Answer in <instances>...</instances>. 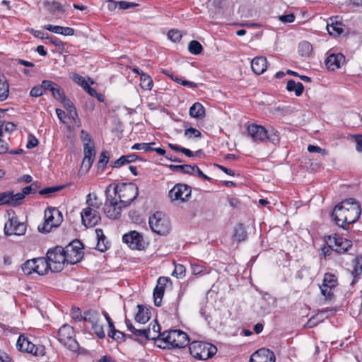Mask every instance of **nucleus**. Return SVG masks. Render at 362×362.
<instances>
[{"instance_id":"nucleus-1","label":"nucleus","mask_w":362,"mask_h":362,"mask_svg":"<svg viewBox=\"0 0 362 362\" xmlns=\"http://www.w3.org/2000/svg\"><path fill=\"white\" fill-rule=\"evenodd\" d=\"M361 214L360 204L354 199L349 198L337 204L331 216L337 226L346 228V224L349 225L356 222Z\"/></svg>"},{"instance_id":"nucleus-2","label":"nucleus","mask_w":362,"mask_h":362,"mask_svg":"<svg viewBox=\"0 0 362 362\" xmlns=\"http://www.w3.org/2000/svg\"><path fill=\"white\" fill-rule=\"evenodd\" d=\"M247 132L255 142L269 141L274 145L279 144V132L272 127L266 129L264 126L251 124L247 126Z\"/></svg>"},{"instance_id":"nucleus-3","label":"nucleus","mask_w":362,"mask_h":362,"mask_svg":"<svg viewBox=\"0 0 362 362\" xmlns=\"http://www.w3.org/2000/svg\"><path fill=\"white\" fill-rule=\"evenodd\" d=\"M188 335L181 330H170L163 332L161 344L157 346L162 349L184 348L189 345Z\"/></svg>"},{"instance_id":"nucleus-4","label":"nucleus","mask_w":362,"mask_h":362,"mask_svg":"<svg viewBox=\"0 0 362 362\" xmlns=\"http://www.w3.org/2000/svg\"><path fill=\"white\" fill-rule=\"evenodd\" d=\"M190 354L197 359L206 360L213 357L217 352V348L210 343L194 341L189 344Z\"/></svg>"},{"instance_id":"nucleus-5","label":"nucleus","mask_w":362,"mask_h":362,"mask_svg":"<svg viewBox=\"0 0 362 362\" xmlns=\"http://www.w3.org/2000/svg\"><path fill=\"white\" fill-rule=\"evenodd\" d=\"M46 259L50 265V270L52 272H59L63 270L64 264H66L64 249L62 246H56L49 249L46 254Z\"/></svg>"},{"instance_id":"nucleus-6","label":"nucleus","mask_w":362,"mask_h":362,"mask_svg":"<svg viewBox=\"0 0 362 362\" xmlns=\"http://www.w3.org/2000/svg\"><path fill=\"white\" fill-rule=\"evenodd\" d=\"M74 328L68 324L62 325L58 331V340L66 349L71 351H77L79 344L75 339Z\"/></svg>"},{"instance_id":"nucleus-7","label":"nucleus","mask_w":362,"mask_h":362,"mask_svg":"<svg viewBox=\"0 0 362 362\" xmlns=\"http://www.w3.org/2000/svg\"><path fill=\"white\" fill-rule=\"evenodd\" d=\"M115 194L118 195L119 202L124 206L129 205L138 196L139 189L136 185L132 183L117 185L115 189Z\"/></svg>"},{"instance_id":"nucleus-8","label":"nucleus","mask_w":362,"mask_h":362,"mask_svg":"<svg viewBox=\"0 0 362 362\" xmlns=\"http://www.w3.org/2000/svg\"><path fill=\"white\" fill-rule=\"evenodd\" d=\"M63 221L62 214L56 208H48L45 211V222L38 226L41 233H49L52 228L58 227Z\"/></svg>"},{"instance_id":"nucleus-9","label":"nucleus","mask_w":362,"mask_h":362,"mask_svg":"<svg viewBox=\"0 0 362 362\" xmlns=\"http://www.w3.org/2000/svg\"><path fill=\"white\" fill-rule=\"evenodd\" d=\"M148 223L153 232L165 235L170 230V223L161 212H156L149 217Z\"/></svg>"},{"instance_id":"nucleus-10","label":"nucleus","mask_w":362,"mask_h":362,"mask_svg":"<svg viewBox=\"0 0 362 362\" xmlns=\"http://www.w3.org/2000/svg\"><path fill=\"white\" fill-rule=\"evenodd\" d=\"M16 346L20 351L31 354L36 357H41L45 354V348L43 345L34 344L23 335L19 336Z\"/></svg>"},{"instance_id":"nucleus-11","label":"nucleus","mask_w":362,"mask_h":362,"mask_svg":"<svg viewBox=\"0 0 362 362\" xmlns=\"http://www.w3.org/2000/svg\"><path fill=\"white\" fill-rule=\"evenodd\" d=\"M67 264H74L78 262L83 257V252L81 243L79 241H74L64 247Z\"/></svg>"},{"instance_id":"nucleus-12","label":"nucleus","mask_w":362,"mask_h":362,"mask_svg":"<svg viewBox=\"0 0 362 362\" xmlns=\"http://www.w3.org/2000/svg\"><path fill=\"white\" fill-rule=\"evenodd\" d=\"M122 241L132 250H142L145 248L143 235L136 230H131L124 234Z\"/></svg>"},{"instance_id":"nucleus-13","label":"nucleus","mask_w":362,"mask_h":362,"mask_svg":"<svg viewBox=\"0 0 362 362\" xmlns=\"http://www.w3.org/2000/svg\"><path fill=\"white\" fill-rule=\"evenodd\" d=\"M191 187L185 184L175 185L168 193V196L172 201L185 202L191 196Z\"/></svg>"},{"instance_id":"nucleus-14","label":"nucleus","mask_w":362,"mask_h":362,"mask_svg":"<svg viewBox=\"0 0 362 362\" xmlns=\"http://www.w3.org/2000/svg\"><path fill=\"white\" fill-rule=\"evenodd\" d=\"M4 230L6 235H22L25 233L26 225L19 222L17 217H12L5 223Z\"/></svg>"},{"instance_id":"nucleus-15","label":"nucleus","mask_w":362,"mask_h":362,"mask_svg":"<svg viewBox=\"0 0 362 362\" xmlns=\"http://www.w3.org/2000/svg\"><path fill=\"white\" fill-rule=\"evenodd\" d=\"M82 223L86 227H93L100 221V216L96 209L91 207L83 209L81 213Z\"/></svg>"},{"instance_id":"nucleus-16","label":"nucleus","mask_w":362,"mask_h":362,"mask_svg":"<svg viewBox=\"0 0 362 362\" xmlns=\"http://www.w3.org/2000/svg\"><path fill=\"white\" fill-rule=\"evenodd\" d=\"M331 245L329 247L332 250L337 253L343 254L347 252L352 247V242L348 239L341 237L329 238Z\"/></svg>"},{"instance_id":"nucleus-17","label":"nucleus","mask_w":362,"mask_h":362,"mask_svg":"<svg viewBox=\"0 0 362 362\" xmlns=\"http://www.w3.org/2000/svg\"><path fill=\"white\" fill-rule=\"evenodd\" d=\"M276 358L273 351L268 349H260L250 357V362H275Z\"/></svg>"},{"instance_id":"nucleus-18","label":"nucleus","mask_w":362,"mask_h":362,"mask_svg":"<svg viewBox=\"0 0 362 362\" xmlns=\"http://www.w3.org/2000/svg\"><path fill=\"white\" fill-rule=\"evenodd\" d=\"M104 211L107 216L111 219H117L120 216L121 207L118 206V202L115 198L107 197Z\"/></svg>"},{"instance_id":"nucleus-19","label":"nucleus","mask_w":362,"mask_h":362,"mask_svg":"<svg viewBox=\"0 0 362 362\" xmlns=\"http://www.w3.org/2000/svg\"><path fill=\"white\" fill-rule=\"evenodd\" d=\"M168 279L167 277H159L158 279L157 286L153 290L154 305L156 307H159L161 305L165 292V286Z\"/></svg>"},{"instance_id":"nucleus-20","label":"nucleus","mask_w":362,"mask_h":362,"mask_svg":"<svg viewBox=\"0 0 362 362\" xmlns=\"http://www.w3.org/2000/svg\"><path fill=\"white\" fill-rule=\"evenodd\" d=\"M345 62V57L341 53L331 54L325 60V65L329 70L334 71L339 69Z\"/></svg>"},{"instance_id":"nucleus-21","label":"nucleus","mask_w":362,"mask_h":362,"mask_svg":"<svg viewBox=\"0 0 362 362\" xmlns=\"http://www.w3.org/2000/svg\"><path fill=\"white\" fill-rule=\"evenodd\" d=\"M84 158L83 159L82 165L89 169L95 159V152L94 144L89 143L84 144L83 148Z\"/></svg>"},{"instance_id":"nucleus-22","label":"nucleus","mask_w":362,"mask_h":362,"mask_svg":"<svg viewBox=\"0 0 362 362\" xmlns=\"http://www.w3.org/2000/svg\"><path fill=\"white\" fill-rule=\"evenodd\" d=\"M267 64L266 57H256L251 62V67L255 74L260 75L266 71Z\"/></svg>"},{"instance_id":"nucleus-23","label":"nucleus","mask_w":362,"mask_h":362,"mask_svg":"<svg viewBox=\"0 0 362 362\" xmlns=\"http://www.w3.org/2000/svg\"><path fill=\"white\" fill-rule=\"evenodd\" d=\"M44 28L54 33L60 34L64 36H71L74 34V30L70 27H62L47 24L44 26Z\"/></svg>"},{"instance_id":"nucleus-24","label":"nucleus","mask_w":362,"mask_h":362,"mask_svg":"<svg viewBox=\"0 0 362 362\" xmlns=\"http://www.w3.org/2000/svg\"><path fill=\"white\" fill-rule=\"evenodd\" d=\"M327 29L330 35L338 36L343 33L342 24L330 18L327 22Z\"/></svg>"},{"instance_id":"nucleus-25","label":"nucleus","mask_w":362,"mask_h":362,"mask_svg":"<svg viewBox=\"0 0 362 362\" xmlns=\"http://www.w3.org/2000/svg\"><path fill=\"white\" fill-rule=\"evenodd\" d=\"M35 272L39 275H44L50 269V265L47 259L42 257L35 258Z\"/></svg>"},{"instance_id":"nucleus-26","label":"nucleus","mask_w":362,"mask_h":362,"mask_svg":"<svg viewBox=\"0 0 362 362\" xmlns=\"http://www.w3.org/2000/svg\"><path fill=\"white\" fill-rule=\"evenodd\" d=\"M9 94V84L5 75L0 73V100H6Z\"/></svg>"},{"instance_id":"nucleus-27","label":"nucleus","mask_w":362,"mask_h":362,"mask_svg":"<svg viewBox=\"0 0 362 362\" xmlns=\"http://www.w3.org/2000/svg\"><path fill=\"white\" fill-rule=\"evenodd\" d=\"M189 113L193 118L202 119L205 117V108L200 103L197 102L190 107Z\"/></svg>"},{"instance_id":"nucleus-28","label":"nucleus","mask_w":362,"mask_h":362,"mask_svg":"<svg viewBox=\"0 0 362 362\" xmlns=\"http://www.w3.org/2000/svg\"><path fill=\"white\" fill-rule=\"evenodd\" d=\"M286 90L288 92H295V95L297 97L300 96L304 90V86L300 82H296L295 81L291 79L288 80L286 84Z\"/></svg>"},{"instance_id":"nucleus-29","label":"nucleus","mask_w":362,"mask_h":362,"mask_svg":"<svg viewBox=\"0 0 362 362\" xmlns=\"http://www.w3.org/2000/svg\"><path fill=\"white\" fill-rule=\"evenodd\" d=\"M132 334L137 337L139 339H144L145 340H151V339H155L156 337L155 334H152L150 326L147 329H136L135 328L133 331Z\"/></svg>"},{"instance_id":"nucleus-30","label":"nucleus","mask_w":362,"mask_h":362,"mask_svg":"<svg viewBox=\"0 0 362 362\" xmlns=\"http://www.w3.org/2000/svg\"><path fill=\"white\" fill-rule=\"evenodd\" d=\"M107 335L109 337L117 341L118 342L125 341L127 339H132V335L127 334L123 332L119 331L116 329L115 327L114 329H110Z\"/></svg>"},{"instance_id":"nucleus-31","label":"nucleus","mask_w":362,"mask_h":362,"mask_svg":"<svg viewBox=\"0 0 362 362\" xmlns=\"http://www.w3.org/2000/svg\"><path fill=\"white\" fill-rule=\"evenodd\" d=\"M138 313L135 315V320L141 324H145L148 321L150 317L148 311L143 305H138Z\"/></svg>"},{"instance_id":"nucleus-32","label":"nucleus","mask_w":362,"mask_h":362,"mask_svg":"<svg viewBox=\"0 0 362 362\" xmlns=\"http://www.w3.org/2000/svg\"><path fill=\"white\" fill-rule=\"evenodd\" d=\"M327 310H322L318 312L317 314L309 319L307 325L309 327H313L319 323L322 322L326 317H327Z\"/></svg>"},{"instance_id":"nucleus-33","label":"nucleus","mask_w":362,"mask_h":362,"mask_svg":"<svg viewBox=\"0 0 362 362\" xmlns=\"http://www.w3.org/2000/svg\"><path fill=\"white\" fill-rule=\"evenodd\" d=\"M95 233L97 236V246L96 248L100 252H105L107 250V246L106 245L105 241L106 240V237L103 233V230L100 228H97L95 230Z\"/></svg>"},{"instance_id":"nucleus-34","label":"nucleus","mask_w":362,"mask_h":362,"mask_svg":"<svg viewBox=\"0 0 362 362\" xmlns=\"http://www.w3.org/2000/svg\"><path fill=\"white\" fill-rule=\"evenodd\" d=\"M100 314L95 310H88L83 313V321L89 322L91 326L97 322H100Z\"/></svg>"},{"instance_id":"nucleus-35","label":"nucleus","mask_w":362,"mask_h":362,"mask_svg":"<svg viewBox=\"0 0 362 362\" xmlns=\"http://www.w3.org/2000/svg\"><path fill=\"white\" fill-rule=\"evenodd\" d=\"M162 72L164 74L170 76L171 78V79L173 80L174 81H175L177 83H180L184 86H188L191 88H195L198 86L197 83H194V82L189 81H187V80H183L177 76H173V74H170L169 71H168V70H163Z\"/></svg>"},{"instance_id":"nucleus-36","label":"nucleus","mask_w":362,"mask_h":362,"mask_svg":"<svg viewBox=\"0 0 362 362\" xmlns=\"http://www.w3.org/2000/svg\"><path fill=\"white\" fill-rule=\"evenodd\" d=\"M313 51L312 45L308 41H302L298 45V53L304 57H308Z\"/></svg>"},{"instance_id":"nucleus-37","label":"nucleus","mask_w":362,"mask_h":362,"mask_svg":"<svg viewBox=\"0 0 362 362\" xmlns=\"http://www.w3.org/2000/svg\"><path fill=\"white\" fill-rule=\"evenodd\" d=\"M168 168L173 171L180 172L183 174L193 175L192 165L185 164V165H170Z\"/></svg>"},{"instance_id":"nucleus-38","label":"nucleus","mask_w":362,"mask_h":362,"mask_svg":"<svg viewBox=\"0 0 362 362\" xmlns=\"http://www.w3.org/2000/svg\"><path fill=\"white\" fill-rule=\"evenodd\" d=\"M140 86L144 90H151L153 86V80L151 76L143 71H141Z\"/></svg>"},{"instance_id":"nucleus-39","label":"nucleus","mask_w":362,"mask_h":362,"mask_svg":"<svg viewBox=\"0 0 362 362\" xmlns=\"http://www.w3.org/2000/svg\"><path fill=\"white\" fill-rule=\"evenodd\" d=\"M247 232L243 223L238 224L234 230V238L238 241H243L247 238Z\"/></svg>"},{"instance_id":"nucleus-40","label":"nucleus","mask_w":362,"mask_h":362,"mask_svg":"<svg viewBox=\"0 0 362 362\" xmlns=\"http://www.w3.org/2000/svg\"><path fill=\"white\" fill-rule=\"evenodd\" d=\"M354 264L352 275L354 279L362 275V256H357L353 261Z\"/></svg>"},{"instance_id":"nucleus-41","label":"nucleus","mask_w":362,"mask_h":362,"mask_svg":"<svg viewBox=\"0 0 362 362\" xmlns=\"http://www.w3.org/2000/svg\"><path fill=\"white\" fill-rule=\"evenodd\" d=\"M23 191L13 194V192L10 191V206H17L21 204L22 200L25 198Z\"/></svg>"},{"instance_id":"nucleus-42","label":"nucleus","mask_w":362,"mask_h":362,"mask_svg":"<svg viewBox=\"0 0 362 362\" xmlns=\"http://www.w3.org/2000/svg\"><path fill=\"white\" fill-rule=\"evenodd\" d=\"M86 204L87 207H91L97 211L100 209L102 205L101 202H98V197L95 194H92L89 193L86 197Z\"/></svg>"},{"instance_id":"nucleus-43","label":"nucleus","mask_w":362,"mask_h":362,"mask_svg":"<svg viewBox=\"0 0 362 362\" xmlns=\"http://www.w3.org/2000/svg\"><path fill=\"white\" fill-rule=\"evenodd\" d=\"M110 160V153L107 151H103L100 155V158L98 162V169H101V170H104L107 163Z\"/></svg>"},{"instance_id":"nucleus-44","label":"nucleus","mask_w":362,"mask_h":362,"mask_svg":"<svg viewBox=\"0 0 362 362\" xmlns=\"http://www.w3.org/2000/svg\"><path fill=\"white\" fill-rule=\"evenodd\" d=\"M322 284L327 285L328 287L334 288L337 285V279L335 275L331 273H326L324 276Z\"/></svg>"},{"instance_id":"nucleus-45","label":"nucleus","mask_w":362,"mask_h":362,"mask_svg":"<svg viewBox=\"0 0 362 362\" xmlns=\"http://www.w3.org/2000/svg\"><path fill=\"white\" fill-rule=\"evenodd\" d=\"M203 49L201 43L197 40H192L189 42L188 50L191 54L197 55L199 54Z\"/></svg>"},{"instance_id":"nucleus-46","label":"nucleus","mask_w":362,"mask_h":362,"mask_svg":"<svg viewBox=\"0 0 362 362\" xmlns=\"http://www.w3.org/2000/svg\"><path fill=\"white\" fill-rule=\"evenodd\" d=\"M35 259L27 260L25 263H23L21 266V269L23 273L25 275H30L32 273L35 272Z\"/></svg>"},{"instance_id":"nucleus-47","label":"nucleus","mask_w":362,"mask_h":362,"mask_svg":"<svg viewBox=\"0 0 362 362\" xmlns=\"http://www.w3.org/2000/svg\"><path fill=\"white\" fill-rule=\"evenodd\" d=\"M63 188V186L49 187L40 190L39 194L46 197H50L54 193L60 191Z\"/></svg>"},{"instance_id":"nucleus-48","label":"nucleus","mask_w":362,"mask_h":362,"mask_svg":"<svg viewBox=\"0 0 362 362\" xmlns=\"http://www.w3.org/2000/svg\"><path fill=\"white\" fill-rule=\"evenodd\" d=\"M150 326H152L151 328L150 327L152 334H155L156 337L154 340H156L157 343L161 344L163 333H160V325L156 320L155 323L153 325L151 324Z\"/></svg>"},{"instance_id":"nucleus-49","label":"nucleus","mask_w":362,"mask_h":362,"mask_svg":"<svg viewBox=\"0 0 362 362\" xmlns=\"http://www.w3.org/2000/svg\"><path fill=\"white\" fill-rule=\"evenodd\" d=\"M51 93L53 98L59 103H61L64 100V98L66 97L65 95L64 90L61 88V87L58 84L55 86V87Z\"/></svg>"},{"instance_id":"nucleus-50","label":"nucleus","mask_w":362,"mask_h":362,"mask_svg":"<svg viewBox=\"0 0 362 362\" xmlns=\"http://www.w3.org/2000/svg\"><path fill=\"white\" fill-rule=\"evenodd\" d=\"M155 144V142L151 143H137L132 146V150H143L145 152L150 151L153 149L152 146Z\"/></svg>"},{"instance_id":"nucleus-51","label":"nucleus","mask_w":362,"mask_h":362,"mask_svg":"<svg viewBox=\"0 0 362 362\" xmlns=\"http://www.w3.org/2000/svg\"><path fill=\"white\" fill-rule=\"evenodd\" d=\"M206 269V267L203 264L197 263L191 264L192 273L194 275L208 274L209 272H205Z\"/></svg>"},{"instance_id":"nucleus-52","label":"nucleus","mask_w":362,"mask_h":362,"mask_svg":"<svg viewBox=\"0 0 362 362\" xmlns=\"http://www.w3.org/2000/svg\"><path fill=\"white\" fill-rule=\"evenodd\" d=\"M92 329L97 337L100 339H103L105 337V333L103 329V326L100 324V322H97L91 326Z\"/></svg>"},{"instance_id":"nucleus-53","label":"nucleus","mask_w":362,"mask_h":362,"mask_svg":"<svg viewBox=\"0 0 362 362\" xmlns=\"http://www.w3.org/2000/svg\"><path fill=\"white\" fill-rule=\"evenodd\" d=\"M40 187V182H34L30 185L27 186L23 189V193L25 195L30 194V193H35L39 189Z\"/></svg>"},{"instance_id":"nucleus-54","label":"nucleus","mask_w":362,"mask_h":362,"mask_svg":"<svg viewBox=\"0 0 362 362\" xmlns=\"http://www.w3.org/2000/svg\"><path fill=\"white\" fill-rule=\"evenodd\" d=\"M168 38L174 42H179L182 38V35L179 30H171L168 33Z\"/></svg>"},{"instance_id":"nucleus-55","label":"nucleus","mask_w":362,"mask_h":362,"mask_svg":"<svg viewBox=\"0 0 362 362\" xmlns=\"http://www.w3.org/2000/svg\"><path fill=\"white\" fill-rule=\"evenodd\" d=\"M185 135L188 139H191L192 136L196 138L200 137L202 134L198 129L193 127H190L185 131Z\"/></svg>"},{"instance_id":"nucleus-56","label":"nucleus","mask_w":362,"mask_h":362,"mask_svg":"<svg viewBox=\"0 0 362 362\" xmlns=\"http://www.w3.org/2000/svg\"><path fill=\"white\" fill-rule=\"evenodd\" d=\"M321 293L326 298L330 299L333 296L332 288L328 287L327 285L322 284L320 286Z\"/></svg>"},{"instance_id":"nucleus-57","label":"nucleus","mask_w":362,"mask_h":362,"mask_svg":"<svg viewBox=\"0 0 362 362\" xmlns=\"http://www.w3.org/2000/svg\"><path fill=\"white\" fill-rule=\"evenodd\" d=\"M185 274V268L182 264H176L175 266V269L173 272V275L175 276L177 278L182 277Z\"/></svg>"},{"instance_id":"nucleus-58","label":"nucleus","mask_w":362,"mask_h":362,"mask_svg":"<svg viewBox=\"0 0 362 362\" xmlns=\"http://www.w3.org/2000/svg\"><path fill=\"white\" fill-rule=\"evenodd\" d=\"M56 85V83L49 80H44L41 83V86L44 92L45 90H49L52 92Z\"/></svg>"},{"instance_id":"nucleus-59","label":"nucleus","mask_w":362,"mask_h":362,"mask_svg":"<svg viewBox=\"0 0 362 362\" xmlns=\"http://www.w3.org/2000/svg\"><path fill=\"white\" fill-rule=\"evenodd\" d=\"M1 205H10V191L0 193Z\"/></svg>"},{"instance_id":"nucleus-60","label":"nucleus","mask_w":362,"mask_h":362,"mask_svg":"<svg viewBox=\"0 0 362 362\" xmlns=\"http://www.w3.org/2000/svg\"><path fill=\"white\" fill-rule=\"evenodd\" d=\"M71 317L76 321V322H80L81 320H83V315L81 314V310L79 308H73L71 310Z\"/></svg>"},{"instance_id":"nucleus-61","label":"nucleus","mask_w":362,"mask_h":362,"mask_svg":"<svg viewBox=\"0 0 362 362\" xmlns=\"http://www.w3.org/2000/svg\"><path fill=\"white\" fill-rule=\"evenodd\" d=\"M137 5H138L137 4L133 3V2H127V1H118L119 8L122 9V10L134 8Z\"/></svg>"},{"instance_id":"nucleus-62","label":"nucleus","mask_w":362,"mask_h":362,"mask_svg":"<svg viewBox=\"0 0 362 362\" xmlns=\"http://www.w3.org/2000/svg\"><path fill=\"white\" fill-rule=\"evenodd\" d=\"M308 151L310 153H321L323 156H325L327 155V151L325 149H322L317 146H314V145L310 144L308 146Z\"/></svg>"},{"instance_id":"nucleus-63","label":"nucleus","mask_w":362,"mask_h":362,"mask_svg":"<svg viewBox=\"0 0 362 362\" xmlns=\"http://www.w3.org/2000/svg\"><path fill=\"white\" fill-rule=\"evenodd\" d=\"M43 94L44 91L42 90L41 85L33 87L30 92V95L32 97H40Z\"/></svg>"},{"instance_id":"nucleus-64","label":"nucleus","mask_w":362,"mask_h":362,"mask_svg":"<svg viewBox=\"0 0 362 362\" xmlns=\"http://www.w3.org/2000/svg\"><path fill=\"white\" fill-rule=\"evenodd\" d=\"M61 103L63 104L64 108H66L68 112H71L72 110H76L74 103L66 97L64 98Z\"/></svg>"}]
</instances>
